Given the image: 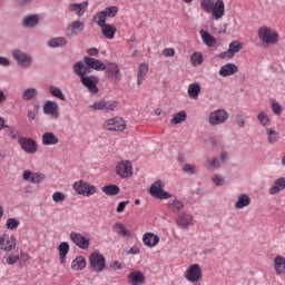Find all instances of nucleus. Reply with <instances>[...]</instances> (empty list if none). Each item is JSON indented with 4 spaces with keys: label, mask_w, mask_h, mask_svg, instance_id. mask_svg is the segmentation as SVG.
I'll return each instance as SVG.
<instances>
[{
    "label": "nucleus",
    "mask_w": 285,
    "mask_h": 285,
    "mask_svg": "<svg viewBox=\"0 0 285 285\" xmlns=\"http://www.w3.org/2000/svg\"><path fill=\"white\" fill-rule=\"evenodd\" d=\"M258 38L267 46H275L279 41V33L271 29V27H262L258 30Z\"/></svg>",
    "instance_id": "f257e3e1"
},
{
    "label": "nucleus",
    "mask_w": 285,
    "mask_h": 285,
    "mask_svg": "<svg viewBox=\"0 0 285 285\" xmlns=\"http://www.w3.org/2000/svg\"><path fill=\"white\" fill-rule=\"evenodd\" d=\"M104 130L109 132H124L126 130V120L124 118L116 116L114 118L107 119L102 124Z\"/></svg>",
    "instance_id": "f03ea898"
},
{
    "label": "nucleus",
    "mask_w": 285,
    "mask_h": 285,
    "mask_svg": "<svg viewBox=\"0 0 285 285\" xmlns=\"http://www.w3.org/2000/svg\"><path fill=\"white\" fill-rule=\"evenodd\" d=\"M72 188L78 195H83L85 197H92L97 193V187L85 180L75 181Z\"/></svg>",
    "instance_id": "7ed1b4c3"
},
{
    "label": "nucleus",
    "mask_w": 285,
    "mask_h": 285,
    "mask_svg": "<svg viewBox=\"0 0 285 285\" xmlns=\"http://www.w3.org/2000/svg\"><path fill=\"white\" fill-rule=\"evenodd\" d=\"M89 264L95 273H101L106 268V257L98 252H94L89 256Z\"/></svg>",
    "instance_id": "20e7f679"
},
{
    "label": "nucleus",
    "mask_w": 285,
    "mask_h": 285,
    "mask_svg": "<svg viewBox=\"0 0 285 285\" xmlns=\"http://www.w3.org/2000/svg\"><path fill=\"white\" fill-rule=\"evenodd\" d=\"M151 197L156 199H170V193L164 190V184L161 180L155 181L149 189Z\"/></svg>",
    "instance_id": "39448f33"
},
{
    "label": "nucleus",
    "mask_w": 285,
    "mask_h": 285,
    "mask_svg": "<svg viewBox=\"0 0 285 285\" xmlns=\"http://www.w3.org/2000/svg\"><path fill=\"white\" fill-rule=\"evenodd\" d=\"M116 175L121 177V179H128V177H132V161L122 160L116 166Z\"/></svg>",
    "instance_id": "423d86ee"
},
{
    "label": "nucleus",
    "mask_w": 285,
    "mask_h": 285,
    "mask_svg": "<svg viewBox=\"0 0 285 285\" xmlns=\"http://www.w3.org/2000/svg\"><path fill=\"white\" fill-rule=\"evenodd\" d=\"M18 144L28 155H35V153L39 150V145H37V140L32 138L20 137L18 139Z\"/></svg>",
    "instance_id": "0eeeda50"
},
{
    "label": "nucleus",
    "mask_w": 285,
    "mask_h": 285,
    "mask_svg": "<svg viewBox=\"0 0 285 285\" xmlns=\"http://www.w3.org/2000/svg\"><path fill=\"white\" fill-rule=\"evenodd\" d=\"M17 248V240L14 236H10L9 234H3L0 236V250L4 253H12Z\"/></svg>",
    "instance_id": "6e6552de"
},
{
    "label": "nucleus",
    "mask_w": 285,
    "mask_h": 285,
    "mask_svg": "<svg viewBox=\"0 0 285 285\" xmlns=\"http://www.w3.org/2000/svg\"><path fill=\"white\" fill-rule=\"evenodd\" d=\"M202 277H203V273L199 264L190 265L185 273V279H187V282H191V284H195V282H199Z\"/></svg>",
    "instance_id": "1a4fd4ad"
},
{
    "label": "nucleus",
    "mask_w": 285,
    "mask_h": 285,
    "mask_svg": "<svg viewBox=\"0 0 285 285\" xmlns=\"http://www.w3.org/2000/svg\"><path fill=\"white\" fill-rule=\"evenodd\" d=\"M227 120H228V112L224 109H218L216 111H213L209 115L210 126H219L222 124H226Z\"/></svg>",
    "instance_id": "9d476101"
},
{
    "label": "nucleus",
    "mask_w": 285,
    "mask_h": 285,
    "mask_svg": "<svg viewBox=\"0 0 285 285\" xmlns=\"http://www.w3.org/2000/svg\"><path fill=\"white\" fill-rule=\"evenodd\" d=\"M13 59L17 60L20 68H30L32 65V57L19 49L13 50Z\"/></svg>",
    "instance_id": "9b49d317"
},
{
    "label": "nucleus",
    "mask_w": 285,
    "mask_h": 285,
    "mask_svg": "<svg viewBox=\"0 0 285 285\" xmlns=\"http://www.w3.org/2000/svg\"><path fill=\"white\" fill-rule=\"evenodd\" d=\"M70 239L73 242V244H76V246H78V248H81L82 250L90 248V238L80 233L71 232Z\"/></svg>",
    "instance_id": "f8f14e48"
},
{
    "label": "nucleus",
    "mask_w": 285,
    "mask_h": 285,
    "mask_svg": "<svg viewBox=\"0 0 285 285\" xmlns=\"http://www.w3.org/2000/svg\"><path fill=\"white\" fill-rule=\"evenodd\" d=\"M82 86H85V88H87L89 90V92H92V95H97L99 92V77L97 76H87V77H82V79H80Z\"/></svg>",
    "instance_id": "ddd939ff"
},
{
    "label": "nucleus",
    "mask_w": 285,
    "mask_h": 285,
    "mask_svg": "<svg viewBox=\"0 0 285 285\" xmlns=\"http://www.w3.org/2000/svg\"><path fill=\"white\" fill-rule=\"evenodd\" d=\"M42 111L51 119H59V105L52 100L45 101Z\"/></svg>",
    "instance_id": "4468645a"
},
{
    "label": "nucleus",
    "mask_w": 285,
    "mask_h": 285,
    "mask_svg": "<svg viewBox=\"0 0 285 285\" xmlns=\"http://www.w3.org/2000/svg\"><path fill=\"white\" fill-rule=\"evenodd\" d=\"M119 104L115 100H99L94 102L90 108H92L94 110H106L107 112H110L112 110H115V108H117Z\"/></svg>",
    "instance_id": "2eb2a0df"
},
{
    "label": "nucleus",
    "mask_w": 285,
    "mask_h": 285,
    "mask_svg": "<svg viewBox=\"0 0 285 285\" xmlns=\"http://www.w3.org/2000/svg\"><path fill=\"white\" fill-rule=\"evenodd\" d=\"M225 12H226V4L224 3V0H216L210 11L213 18L216 21H219V19L224 17Z\"/></svg>",
    "instance_id": "dca6fc26"
},
{
    "label": "nucleus",
    "mask_w": 285,
    "mask_h": 285,
    "mask_svg": "<svg viewBox=\"0 0 285 285\" xmlns=\"http://www.w3.org/2000/svg\"><path fill=\"white\" fill-rule=\"evenodd\" d=\"M176 223H177V226H179V228L188 229L190 228V226L195 224V218L190 214L183 213L178 216V218L176 219Z\"/></svg>",
    "instance_id": "f3484780"
},
{
    "label": "nucleus",
    "mask_w": 285,
    "mask_h": 285,
    "mask_svg": "<svg viewBox=\"0 0 285 285\" xmlns=\"http://www.w3.org/2000/svg\"><path fill=\"white\" fill-rule=\"evenodd\" d=\"M239 72V67L233 62H227L220 67L218 75L219 77H233V75H237Z\"/></svg>",
    "instance_id": "a211bd4d"
},
{
    "label": "nucleus",
    "mask_w": 285,
    "mask_h": 285,
    "mask_svg": "<svg viewBox=\"0 0 285 285\" xmlns=\"http://www.w3.org/2000/svg\"><path fill=\"white\" fill-rule=\"evenodd\" d=\"M105 70L109 79H112L114 81H119L121 79V71L119 70V66H117V63L108 62Z\"/></svg>",
    "instance_id": "6ab92c4d"
},
{
    "label": "nucleus",
    "mask_w": 285,
    "mask_h": 285,
    "mask_svg": "<svg viewBox=\"0 0 285 285\" xmlns=\"http://www.w3.org/2000/svg\"><path fill=\"white\" fill-rule=\"evenodd\" d=\"M265 137L271 146H275V144L279 142V140L282 139V135L279 134V131H277L273 127L265 128Z\"/></svg>",
    "instance_id": "aec40b11"
},
{
    "label": "nucleus",
    "mask_w": 285,
    "mask_h": 285,
    "mask_svg": "<svg viewBox=\"0 0 285 285\" xmlns=\"http://www.w3.org/2000/svg\"><path fill=\"white\" fill-rule=\"evenodd\" d=\"M83 28H86V26L82 21H72L67 27V37H76V35H79V32H83Z\"/></svg>",
    "instance_id": "412c9836"
},
{
    "label": "nucleus",
    "mask_w": 285,
    "mask_h": 285,
    "mask_svg": "<svg viewBox=\"0 0 285 285\" xmlns=\"http://www.w3.org/2000/svg\"><path fill=\"white\" fill-rule=\"evenodd\" d=\"M83 61L88 68L92 70H98L99 72L106 70V63L101 62V60H97L96 58L86 56Z\"/></svg>",
    "instance_id": "4be33fe9"
},
{
    "label": "nucleus",
    "mask_w": 285,
    "mask_h": 285,
    "mask_svg": "<svg viewBox=\"0 0 285 285\" xmlns=\"http://www.w3.org/2000/svg\"><path fill=\"white\" fill-rule=\"evenodd\" d=\"M24 181H31V184H41L46 179V175L42 173H32L30 170H24L23 173Z\"/></svg>",
    "instance_id": "5701e85b"
},
{
    "label": "nucleus",
    "mask_w": 285,
    "mask_h": 285,
    "mask_svg": "<svg viewBox=\"0 0 285 285\" xmlns=\"http://www.w3.org/2000/svg\"><path fill=\"white\" fill-rule=\"evenodd\" d=\"M100 30L105 39H109V41H112V39H115V35H117V27L110 23L102 24Z\"/></svg>",
    "instance_id": "b1692460"
},
{
    "label": "nucleus",
    "mask_w": 285,
    "mask_h": 285,
    "mask_svg": "<svg viewBox=\"0 0 285 285\" xmlns=\"http://www.w3.org/2000/svg\"><path fill=\"white\" fill-rule=\"evenodd\" d=\"M128 282L131 285H141L146 282V276H144V273L139 271H134L128 274Z\"/></svg>",
    "instance_id": "393cba45"
},
{
    "label": "nucleus",
    "mask_w": 285,
    "mask_h": 285,
    "mask_svg": "<svg viewBox=\"0 0 285 285\" xmlns=\"http://www.w3.org/2000/svg\"><path fill=\"white\" fill-rule=\"evenodd\" d=\"M73 72L80 77V79H83V77H88L86 75H90V67L83 65L81 61H78L73 63Z\"/></svg>",
    "instance_id": "a878e982"
},
{
    "label": "nucleus",
    "mask_w": 285,
    "mask_h": 285,
    "mask_svg": "<svg viewBox=\"0 0 285 285\" xmlns=\"http://www.w3.org/2000/svg\"><path fill=\"white\" fill-rule=\"evenodd\" d=\"M142 243L145 246H148V248H155V246L159 244V236L153 233H145L142 236Z\"/></svg>",
    "instance_id": "bb28decb"
},
{
    "label": "nucleus",
    "mask_w": 285,
    "mask_h": 285,
    "mask_svg": "<svg viewBox=\"0 0 285 285\" xmlns=\"http://www.w3.org/2000/svg\"><path fill=\"white\" fill-rule=\"evenodd\" d=\"M70 12H76L79 17H83L86 14V10H88V1H83L80 3H70L69 4Z\"/></svg>",
    "instance_id": "cd10ccee"
},
{
    "label": "nucleus",
    "mask_w": 285,
    "mask_h": 285,
    "mask_svg": "<svg viewBox=\"0 0 285 285\" xmlns=\"http://www.w3.org/2000/svg\"><path fill=\"white\" fill-rule=\"evenodd\" d=\"M59 144V137L52 131H47L42 135V146H57Z\"/></svg>",
    "instance_id": "c85d7f7f"
},
{
    "label": "nucleus",
    "mask_w": 285,
    "mask_h": 285,
    "mask_svg": "<svg viewBox=\"0 0 285 285\" xmlns=\"http://www.w3.org/2000/svg\"><path fill=\"white\" fill-rule=\"evenodd\" d=\"M200 39L203 40V43L207 46L208 48H213L215 43H217V39L208 33V31L202 29L199 31Z\"/></svg>",
    "instance_id": "c756f323"
},
{
    "label": "nucleus",
    "mask_w": 285,
    "mask_h": 285,
    "mask_svg": "<svg viewBox=\"0 0 285 285\" xmlns=\"http://www.w3.org/2000/svg\"><path fill=\"white\" fill-rule=\"evenodd\" d=\"M148 63L142 62L139 65L138 67V71H137V85L141 86V83H144V81L146 80V75H148Z\"/></svg>",
    "instance_id": "7c9ffc66"
},
{
    "label": "nucleus",
    "mask_w": 285,
    "mask_h": 285,
    "mask_svg": "<svg viewBox=\"0 0 285 285\" xmlns=\"http://www.w3.org/2000/svg\"><path fill=\"white\" fill-rule=\"evenodd\" d=\"M285 189V177L275 180L274 185L269 188V195H277Z\"/></svg>",
    "instance_id": "2f4dec72"
},
{
    "label": "nucleus",
    "mask_w": 285,
    "mask_h": 285,
    "mask_svg": "<svg viewBox=\"0 0 285 285\" xmlns=\"http://www.w3.org/2000/svg\"><path fill=\"white\" fill-rule=\"evenodd\" d=\"M274 271L277 275H284L285 273V258L284 256H276L274 258Z\"/></svg>",
    "instance_id": "473e14b6"
},
{
    "label": "nucleus",
    "mask_w": 285,
    "mask_h": 285,
    "mask_svg": "<svg viewBox=\"0 0 285 285\" xmlns=\"http://www.w3.org/2000/svg\"><path fill=\"white\" fill-rule=\"evenodd\" d=\"M60 264H66V256L70 250V245L67 242H62L58 246Z\"/></svg>",
    "instance_id": "72a5a7b5"
},
{
    "label": "nucleus",
    "mask_w": 285,
    "mask_h": 285,
    "mask_svg": "<svg viewBox=\"0 0 285 285\" xmlns=\"http://www.w3.org/2000/svg\"><path fill=\"white\" fill-rule=\"evenodd\" d=\"M246 206H250V196L246 194H242L238 196L237 202L235 203V208L242 210V208H246Z\"/></svg>",
    "instance_id": "f704fd0d"
},
{
    "label": "nucleus",
    "mask_w": 285,
    "mask_h": 285,
    "mask_svg": "<svg viewBox=\"0 0 285 285\" xmlns=\"http://www.w3.org/2000/svg\"><path fill=\"white\" fill-rule=\"evenodd\" d=\"M112 230L116 233V235H120V237H130V230H128L126 225L121 223L114 224Z\"/></svg>",
    "instance_id": "c9c22d12"
},
{
    "label": "nucleus",
    "mask_w": 285,
    "mask_h": 285,
    "mask_svg": "<svg viewBox=\"0 0 285 285\" xmlns=\"http://www.w3.org/2000/svg\"><path fill=\"white\" fill-rule=\"evenodd\" d=\"M39 23V16L32 14L27 16L22 19V26L23 28H35Z\"/></svg>",
    "instance_id": "e433bc0d"
},
{
    "label": "nucleus",
    "mask_w": 285,
    "mask_h": 285,
    "mask_svg": "<svg viewBox=\"0 0 285 285\" xmlns=\"http://www.w3.org/2000/svg\"><path fill=\"white\" fill-rule=\"evenodd\" d=\"M188 96L190 99H197L199 97V94L202 92V86H199V82H194L188 86Z\"/></svg>",
    "instance_id": "4c0bfd02"
},
{
    "label": "nucleus",
    "mask_w": 285,
    "mask_h": 285,
    "mask_svg": "<svg viewBox=\"0 0 285 285\" xmlns=\"http://www.w3.org/2000/svg\"><path fill=\"white\" fill-rule=\"evenodd\" d=\"M67 45H68V40H66V38L63 37L53 38L48 41V46L50 48H63Z\"/></svg>",
    "instance_id": "58836bf2"
},
{
    "label": "nucleus",
    "mask_w": 285,
    "mask_h": 285,
    "mask_svg": "<svg viewBox=\"0 0 285 285\" xmlns=\"http://www.w3.org/2000/svg\"><path fill=\"white\" fill-rule=\"evenodd\" d=\"M72 271H83L86 268V258L83 256L76 257L71 263Z\"/></svg>",
    "instance_id": "ea45409f"
},
{
    "label": "nucleus",
    "mask_w": 285,
    "mask_h": 285,
    "mask_svg": "<svg viewBox=\"0 0 285 285\" xmlns=\"http://www.w3.org/2000/svg\"><path fill=\"white\" fill-rule=\"evenodd\" d=\"M102 193L105 195H108L109 197H115L116 195H119L120 189L117 185H107L101 188Z\"/></svg>",
    "instance_id": "a19ab883"
},
{
    "label": "nucleus",
    "mask_w": 285,
    "mask_h": 285,
    "mask_svg": "<svg viewBox=\"0 0 285 285\" xmlns=\"http://www.w3.org/2000/svg\"><path fill=\"white\" fill-rule=\"evenodd\" d=\"M186 119H188V115L186 114V111H179L174 115L173 119L170 120V124L173 126H177V124H184Z\"/></svg>",
    "instance_id": "79ce46f5"
},
{
    "label": "nucleus",
    "mask_w": 285,
    "mask_h": 285,
    "mask_svg": "<svg viewBox=\"0 0 285 285\" xmlns=\"http://www.w3.org/2000/svg\"><path fill=\"white\" fill-rule=\"evenodd\" d=\"M168 208L169 210H171V213H179V210L184 208V203H181V200L178 199L169 200Z\"/></svg>",
    "instance_id": "37998d69"
},
{
    "label": "nucleus",
    "mask_w": 285,
    "mask_h": 285,
    "mask_svg": "<svg viewBox=\"0 0 285 285\" xmlns=\"http://www.w3.org/2000/svg\"><path fill=\"white\" fill-rule=\"evenodd\" d=\"M190 63L194 67L202 66L204 63V55H202V52H197V51L194 52L190 56Z\"/></svg>",
    "instance_id": "c03bdc74"
},
{
    "label": "nucleus",
    "mask_w": 285,
    "mask_h": 285,
    "mask_svg": "<svg viewBox=\"0 0 285 285\" xmlns=\"http://www.w3.org/2000/svg\"><path fill=\"white\" fill-rule=\"evenodd\" d=\"M242 48H244V43L239 42L238 40H234L229 43L228 50L230 55L235 57V55H237V52H239Z\"/></svg>",
    "instance_id": "a18cd8bd"
},
{
    "label": "nucleus",
    "mask_w": 285,
    "mask_h": 285,
    "mask_svg": "<svg viewBox=\"0 0 285 285\" xmlns=\"http://www.w3.org/2000/svg\"><path fill=\"white\" fill-rule=\"evenodd\" d=\"M49 92L50 95H52V97H57V99H60V101H66V96L63 95V91L59 89V87L51 86L49 88Z\"/></svg>",
    "instance_id": "49530a36"
},
{
    "label": "nucleus",
    "mask_w": 285,
    "mask_h": 285,
    "mask_svg": "<svg viewBox=\"0 0 285 285\" xmlns=\"http://www.w3.org/2000/svg\"><path fill=\"white\" fill-rule=\"evenodd\" d=\"M38 95V91L37 89L35 88H29V89H26L23 92H22V99L24 101H30V99H35V97H37Z\"/></svg>",
    "instance_id": "de8ad7c7"
},
{
    "label": "nucleus",
    "mask_w": 285,
    "mask_h": 285,
    "mask_svg": "<svg viewBox=\"0 0 285 285\" xmlns=\"http://www.w3.org/2000/svg\"><path fill=\"white\" fill-rule=\"evenodd\" d=\"M94 19H95L97 26L99 28H101L102 26L107 24L106 19H108V17L106 16V13L104 11H99V12L96 13Z\"/></svg>",
    "instance_id": "09e8293b"
},
{
    "label": "nucleus",
    "mask_w": 285,
    "mask_h": 285,
    "mask_svg": "<svg viewBox=\"0 0 285 285\" xmlns=\"http://www.w3.org/2000/svg\"><path fill=\"white\" fill-rule=\"evenodd\" d=\"M214 6H215L214 0H202L200 1L202 10H204V12H207L208 14H210V12L213 11Z\"/></svg>",
    "instance_id": "8fccbe9b"
},
{
    "label": "nucleus",
    "mask_w": 285,
    "mask_h": 285,
    "mask_svg": "<svg viewBox=\"0 0 285 285\" xmlns=\"http://www.w3.org/2000/svg\"><path fill=\"white\" fill-rule=\"evenodd\" d=\"M257 120L259 121L261 126H271V118L268 115H266V112H259L257 115Z\"/></svg>",
    "instance_id": "3c124183"
},
{
    "label": "nucleus",
    "mask_w": 285,
    "mask_h": 285,
    "mask_svg": "<svg viewBox=\"0 0 285 285\" xmlns=\"http://www.w3.org/2000/svg\"><path fill=\"white\" fill-rule=\"evenodd\" d=\"M271 107L274 115H276L277 117H282V105L277 102V100L272 99Z\"/></svg>",
    "instance_id": "603ef678"
},
{
    "label": "nucleus",
    "mask_w": 285,
    "mask_h": 285,
    "mask_svg": "<svg viewBox=\"0 0 285 285\" xmlns=\"http://www.w3.org/2000/svg\"><path fill=\"white\" fill-rule=\"evenodd\" d=\"M19 224H21L19 222V219H17V218H9V219H7L6 227L9 230H17V228H19Z\"/></svg>",
    "instance_id": "864d4df0"
},
{
    "label": "nucleus",
    "mask_w": 285,
    "mask_h": 285,
    "mask_svg": "<svg viewBox=\"0 0 285 285\" xmlns=\"http://www.w3.org/2000/svg\"><path fill=\"white\" fill-rule=\"evenodd\" d=\"M206 168L213 170L214 168H219V160L216 157L208 158L205 164Z\"/></svg>",
    "instance_id": "5fc2aeb1"
},
{
    "label": "nucleus",
    "mask_w": 285,
    "mask_h": 285,
    "mask_svg": "<svg viewBox=\"0 0 285 285\" xmlns=\"http://www.w3.org/2000/svg\"><path fill=\"white\" fill-rule=\"evenodd\" d=\"M102 12L105 13V16L107 17H117V12H119V8L117 7H108L105 10H102Z\"/></svg>",
    "instance_id": "6e6d98bb"
},
{
    "label": "nucleus",
    "mask_w": 285,
    "mask_h": 285,
    "mask_svg": "<svg viewBox=\"0 0 285 285\" xmlns=\"http://www.w3.org/2000/svg\"><path fill=\"white\" fill-rule=\"evenodd\" d=\"M52 199L56 204H61V202H66V194L61 191H55L52 194Z\"/></svg>",
    "instance_id": "4d7b16f0"
},
{
    "label": "nucleus",
    "mask_w": 285,
    "mask_h": 285,
    "mask_svg": "<svg viewBox=\"0 0 285 285\" xmlns=\"http://www.w3.org/2000/svg\"><path fill=\"white\" fill-rule=\"evenodd\" d=\"M184 173H187V175H195L197 173V166L186 164L183 168Z\"/></svg>",
    "instance_id": "13d9d810"
},
{
    "label": "nucleus",
    "mask_w": 285,
    "mask_h": 285,
    "mask_svg": "<svg viewBox=\"0 0 285 285\" xmlns=\"http://www.w3.org/2000/svg\"><path fill=\"white\" fill-rule=\"evenodd\" d=\"M20 257L17 254H11L8 256V258L6 259L7 264H9L10 266H12V264H17L19 262Z\"/></svg>",
    "instance_id": "bf43d9fd"
},
{
    "label": "nucleus",
    "mask_w": 285,
    "mask_h": 285,
    "mask_svg": "<svg viewBox=\"0 0 285 285\" xmlns=\"http://www.w3.org/2000/svg\"><path fill=\"white\" fill-rule=\"evenodd\" d=\"M212 180L216 186H224V177L222 175H218V174L214 175Z\"/></svg>",
    "instance_id": "052dcab7"
},
{
    "label": "nucleus",
    "mask_w": 285,
    "mask_h": 285,
    "mask_svg": "<svg viewBox=\"0 0 285 285\" xmlns=\"http://www.w3.org/2000/svg\"><path fill=\"white\" fill-rule=\"evenodd\" d=\"M128 204H130V200H126V202H120L118 204V207H117V213H124V210H126V206H128Z\"/></svg>",
    "instance_id": "680f3d73"
},
{
    "label": "nucleus",
    "mask_w": 285,
    "mask_h": 285,
    "mask_svg": "<svg viewBox=\"0 0 285 285\" xmlns=\"http://www.w3.org/2000/svg\"><path fill=\"white\" fill-rule=\"evenodd\" d=\"M219 59H233V53L229 50L223 51L218 55Z\"/></svg>",
    "instance_id": "e2e57ef3"
},
{
    "label": "nucleus",
    "mask_w": 285,
    "mask_h": 285,
    "mask_svg": "<svg viewBox=\"0 0 285 285\" xmlns=\"http://www.w3.org/2000/svg\"><path fill=\"white\" fill-rule=\"evenodd\" d=\"M164 57H175V49L174 48H166L163 51Z\"/></svg>",
    "instance_id": "0e129e2a"
},
{
    "label": "nucleus",
    "mask_w": 285,
    "mask_h": 285,
    "mask_svg": "<svg viewBox=\"0 0 285 285\" xmlns=\"http://www.w3.org/2000/svg\"><path fill=\"white\" fill-rule=\"evenodd\" d=\"M9 135L11 137V139H17L19 137V131H17V129H14V127L9 128Z\"/></svg>",
    "instance_id": "69168bd1"
},
{
    "label": "nucleus",
    "mask_w": 285,
    "mask_h": 285,
    "mask_svg": "<svg viewBox=\"0 0 285 285\" xmlns=\"http://www.w3.org/2000/svg\"><path fill=\"white\" fill-rule=\"evenodd\" d=\"M0 66L8 68V66H10V59H8L6 57H0Z\"/></svg>",
    "instance_id": "338daca9"
},
{
    "label": "nucleus",
    "mask_w": 285,
    "mask_h": 285,
    "mask_svg": "<svg viewBox=\"0 0 285 285\" xmlns=\"http://www.w3.org/2000/svg\"><path fill=\"white\" fill-rule=\"evenodd\" d=\"M32 0H13V3H16L19 8L22 6H27V3H30Z\"/></svg>",
    "instance_id": "774afa93"
}]
</instances>
